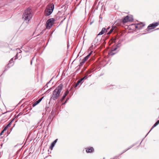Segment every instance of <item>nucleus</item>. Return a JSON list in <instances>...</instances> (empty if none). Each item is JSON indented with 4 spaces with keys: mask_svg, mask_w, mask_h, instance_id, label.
Returning <instances> with one entry per match:
<instances>
[{
    "mask_svg": "<svg viewBox=\"0 0 159 159\" xmlns=\"http://www.w3.org/2000/svg\"><path fill=\"white\" fill-rule=\"evenodd\" d=\"M63 87V85L62 84L58 85L53 91L50 100H56L61 95V92Z\"/></svg>",
    "mask_w": 159,
    "mask_h": 159,
    "instance_id": "f257e3e1",
    "label": "nucleus"
},
{
    "mask_svg": "<svg viewBox=\"0 0 159 159\" xmlns=\"http://www.w3.org/2000/svg\"><path fill=\"white\" fill-rule=\"evenodd\" d=\"M32 17L31 10L30 8H28L25 11L22 15V19L26 23H28L32 18Z\"/></svg>",
    "mask_w": 159,
    "mask_h": 159,
    "instance_id": "f03ea898",
    "label": "nucleus"
},
{
    "mask_svg": "<svg viewBox=\"0 0 159 159\" xmlns=\"http://www.w3.org/2000/svg\"><path fill=\"white\" fill-rule=\"evenodd\" d=\"M55 20L53 18H50L48 19L46 22V26L47 29H50L53 25Z\"/></svg>",
    "mask_w": 159,
    "mask_h": 159,
    "instance_id": "7ed1b4c3",
    "label": "nucleus"
},
{
    "mask_svg": "<svg viewBox=\"0 0 159 159\" xmlns=\"http://www.w3.org/2000/svg\"><path fill=\"white\" fill-rule=\"evenodd\" d=\"M158 23L157 22L150 24L147 27V31H148L150 30L154 29L158 25Z\"/></svg>",
    "mask_w": 159,
    "mask_h": 159,
    "instance_id": "20e7f679",
    "label": "nucleus"
},
{
    "mask_svg": "<svg viewBox=\"0 0 159 159\" xmlns=\"http://www.w3.org/2000/svg\"><path fill=\"white\" fill-rule=\"evenodd\" d=\"M84 149L87 153H92L94 152V149L93 147H89L85 148Z\"/></svg>",
    "mask_w": 159,
    "mask_h": 159,
    "instance_id": "39448f33",
    "label": "nucleus"
},
{
    "mask_svg": "<svg viewBox=\"0 0 159 159\" xmlns=\"http://www.w3.org/2000/svg\"><path fill=\"white\" fill-rule=\"evenodd\" d=\"M145 25L142 22L139 23L135 25V28L137 30L142 29L143 27Z\"/></svg>",
    "mask_w": 159,
    "mask_h": 159,
    "instance_id": "423d86ee",
    "label": "nucleus"
},
{
    "mask_svg": "<svg viewBox=\"0 0 159 159\" xmlns=\"http://www.w3.org/2000/svg\"><path fill=\"white\" fill-rule=\"evenodd\" d=\"M58 140V139H56L55 140H54L51 144V145L50 146L49 148L52 150L53 149V147L54 146L56 143L57 142Z\"/></svg>",
    "mask_w": 159,
    "mask_h": 159,
    "instance_id": "0eeeda50",
    "label": "nucleus"
},
{
    "mask_svg": "<svg viewBox=\"0 0 159 159\" xmlns=\"http://www.w3.org/2000/svg\"><path fill=\"white\" fill-rule=\"evenodd\" d=\"M45 15L48 16L51 15L52 12V11L49 10V9L47 8V10H45Z\"/></svg>",
    "mask_w": 159,
    "mask_h": 159,
    "instance_id": "6e6552de",
    "label": "nucleus"
},
{
    "mask_svg": "<svg viewBox=\"0 0 159 159\" xmlns=\"http://www.w3.org/2000/svg\"><path fill=\"white\" fill-rule=\"evenodd\" d=\"M42 98H40L38 100L36 101L35 102H34L32 104V106L34 107L36 105L38 104L42 100Z\"/></svg>",
    "mask_w": 159,
    "mask_h": 159,
    "instance_id": "1a4fd4ad",
    "label": "nucleus"
},
{
    "mask_svg": "<svg viewBox=\"0 0 159 159\" xmlns=\"http://www.w3.org/2000/svg\"><path fill=\"white\" fill-rule=\"evenodd\" d=\"M98 40L97 38L96 37L94 40L93 41L92 44H94L95 45V47H96L97 46V45H96V44L98 42Z\"/></svg>",
    "mask_w": 159,
    "mask_h": 159,
    "instance_id": "9d476101",
    "label": "nucleus"
},
{
    "mask_svg": "<svg viewBox=\"0 0 159 159\" xmlns=\"http://www.w3.org/2000/svg\"><path fill=\"white\" fill-rule=\"evenodd\" d=\"M129 16H126L124 17L123 18L122 22L123 23H126L129 21Z\"/></svg>",
    "mask_w": 159,
    "mask_h": 159,
    "instance_id": "9b49d317",
    "label": "nucleus"
},
{
    "mask_svg": "<svg viewBox=\"0 0 159 159\" xmlns=\"http://www.w3.org/2000/svg\"><path fill=\"white\" fill-rule=\"evenodd\" d=\"M83 80L81 79H79V80H78L76 83L75 84V87H77L79 84L80 83L81 84L83 83Z\"/></svg>",
    "mask_w": 159,
    "mask_h": 159,
    "instance_id": "f8f14e48",
    "label": "nucleus"
},
{
    "mask_svg": "<svg viewBox=\"0 0 159 159\" xmlns=\"http://www.w3.org/2000/svg\"><path fill=\"white\" fill-rule=\"evenodd\" d=\"M10 64L8 63V64L6 66L5 69L4 70V72L5 71H7L8 70V69H9L10 67L12 66L13 65V64H11L10 66H9Z\"/></svg>",
    "mask_w": 159,
    "mask_h": 159,
    "instance_id": "ddd939ff",
    "label": "nucleus"
},
{
    "mask_svg": "<svg viewBox=\"0 0 159 159\" xmlns=\"http://www.w3.org/2000/svg\"><path fill=\"white\" fill-rule=\"evenodd\" d=\"M106 31V29L105 28H103L102 29V30L101 32H100V33H99V34H98V35H102Z\"/></svg>",
    "mask_w": 159,
    "mask_h": 159,
    "instance_id": "4468645a",
    "label": "nucleus"
},
{
    "mask_svg": "<svg viewBox=\"0 0 159 159\" xmlns=\"http://www.w3.org/2000/svg\"><path fill=\"white\" fill-rule=\"evenodd\" d=\"M107 88L109 89H112L115 88L116 86L115 85H109L107 86Z\"/></svg>",
    "mask_w": 159,
    "mask_h": 159,
    "instance_id": "2eb2a0df",
    "label": "nucleus"
},
{
    "mask_svg": "<svg viewBox=\"0 0 159 159\" xmlns=\"http://www.w3.org/2000/svg\"><path fill=\"white\" fill-rule=\"evenodd\" d=\"M47 8L49 9V10H50L51 11H53L54 9V5L53 4L49 6V7Z\"/></svg>",
    "mask_w": 159,
    "mask_h": 159,
    "instance_id": "dca6fc26",
    "label": "nucleus"
},
{
    "mask_svg": "<svg viewBox=\"0 0 159 159\" xmlns=\"http://www.w3.org/2000/svg\"><path fill=\"white\" fill-rule=\"evenodd\" d=\"M114 30V28L113 27H112L110 30V31L108 32L107 34H110Z\"/></svg>",
    "mask_w": 159,
    "mask_h": 159,
    "instance_id": "f3484780",
    "label": "nucleus"
},
{
    "mask_svg": "<svg viewBox=\"0 0 159 159\" xmlns=\"http://www.w3.org/2000/svg\"><path fill=\"white\" fill-rule=\"evenodd\" d=\"M129 21H132L133 20V18L132 16H129Z\"/></svg>",
    "mask_w": 159,
    "mask_h": 159,
    "instance_id": "a211bd4d",
    "label": "nucleus"
},
{
    "mask_svg": "<svg viewBox=\"0 0 159 159\" xmlns=\"http://www.w3.org/2000/svg\"><path fill=\"white\" fill-rule=\"evenodd\" d=\"M113 51H111L109 53V54L110 55L113 56L116 53H115L113 52Z\"/></svg>",
    "mask_w": 159,
    "mask_h": 159,
    "instance_id": "6ab92c4d",
    "label": "nucleus"
},
{
    "mask_svg": "<svg viewBox=\"0 0 159 159\" xmlns=\"http://www.w3.org/2000/svg\"><path fill=\"white\" fill-rule=\"evenodd\" d=\"M14 120V118L6 126L8 128L11 125L12 121Z\"/></svg>",
    "mask_w": 159,
    "mask_h": 159,
    "instance_id": "aec40b11",
    "label": "nucleus"
},
{
    "mask_svg": "<svg viewBox=\"0 0 159 159\" xmlns=\"http://www.w3.org/2000/svg\"><path fill=\"white\" fill-rule=\"evenodd\" d=\"M85 61L84 60H82V61L80 63L79 66H81L82 65H83V64H84V63L85 62Z\"/></svg>",
    "mask_w": 159,
    "mask_h": 159,
    "instance_id": "412c9836",
    "label": "nucleus"
},
{
    "mask_svg": "<svg viewBox=\"0 0 159 159\" xmlns=\"http://www.w3.org/2000/svg\"><path fill=\"white\" fill-rule=\"evenodd\" d=\"M89 57L87 55L85 57H84L83 60H84L85 61H86L88 59Z\"/></svg>",
    "mask_w": 159,
    "mask_h": 159,
    "instance_id": "4be33fe9",
    "label": "nucleus"
},
{
    "mask_svg": "<svg viewBox=\"0 0 159 159\" xmlns=\"http://www.w3.org/2000/svg\"><path fill=\"white\" fill-rule=\"evenodd\" d=\"M66 96H65V95H63V96H62V97H61V98L60 99V101H61V102H62L63 101V100L65 99V98H66Z\"/></svg>",
    "mask_w": 159,
    "mask_h": 159,
    "instance_id": "5701e85b",
    "label": "nucleus"
},
{
    "mask_svg": "<svg viewBox=\"0 0 159 159\" xmlns=\"http://www.w3.org/2000/svg\"><path fill=\"white\" fill-rule=\"evenodd\" d=\"M94 48L93 47V44H92L91 45V46L89 48V50H92Z\"/></svg>",
    "mask_w": 159,
    "mask_h": 159,
    "instance_id": "b1692460",
    "label": "nucleus"
},
{
    "mask_svg": "<svg viewBox=\"0 0 159 159\" xmlns=\"http://www.w3.org/2000/svg\"><path fill=\"white\" fill-rule=\"evenodd\" d=\"M117 49V47H116L115 46V47H113L111 48V51H116V50Z\"/></svg>",
    "mask_w": 159,
    "mask_h": 159,
    "instance_id": "393cba45",
    "label": "nucleus"
},
{
    "mask_svg": "<svg viewBox=\"0 0 159 159\" xmlns=\"http://www.w3.org/2000/svg\"><path fill=\"white\" fill-rule=\"evenodd\" d=\"M136 145L135 144H132L131 145L129 146L128 148H127V149L128 150L130 149L132 147Z\"/></svg>",
    "mask_w": 159,
    "mask_h": 159,
    "instance_id": "a878e982",
    "label": "nucleus"
},
{
    "mask_svg": "<svg viewBox=\"0 0 159 159\" xmlns=\"http://www.w3.org/2000/svg\"><path fill=\"white\" fill-rule=\"evenodd\" d=\"M69 91L68 90H67L64 93V95L66 96L69 93Z\"/></svg>",
    "mask_w": 159,
    "mask_h": 159,
    "instance_id": "bb28decb",
    "label": "nucleus"
},
{
    "mask_svg": "<svg viewBox=\"0 0 159 159\" xmlns=\"http://www.w3.org/2000/svg\"><path fill=\"white\" fill-rule=\"evenodd\" d=\"M87 78H88V77H87V75H85L84 77H83L81 79L83 80V81L85 79H87Z\"/></svg>",
    "mask_w": 159,
    "mask_h": 159,
    "instance_id": "cd10ccee",
    "label": "nucleus"
},
{
    "mask_svg": "<svg viewBox=\"0 0 159 159\" xmlns=\"http://www.w3.org/2000/svg\"><path fill=\"white\" fill-rule=\"evenodd\" d=\"M127 150H128L127 149H126L124 150L123 151V152L121 153L120 154H119V156H120V155H121L123 153H124V152H125L126 151H127Z\"/></svg>",
    "mask_w": 159,
    "mask_h": 159,
    "instance_id": "c85d7f7f",
    "label": "nucleus"
},
{
    "mask_svg": "<svg viewBox=\"0 0 159 159\" xmlns=\"http://www.w3.org/2000/svg\"><path fill=\"white\" fill-rule=\"evenodd\" d=\"M13 60V58H12L11 59L10 61H9L8 63L10 64H12V63Z\"/></svg>",
    "mask_w": 159,
    "mask_h": 159,
    "instance_id": "c756f323",
    "label": "nucleus"
},
{
    "mask_svg": "<svg viewBox=\"0 0 159 159\" xmlns=\"http://www.w3.org/2000/svg\"><path fill=\"white\" fill-rule=\"evenodd\" d=\"M155 127V126H154V125H153V126L151 128V129L150 130V131H149V132L145 136V137H146L147 135L148 134V133L151 131V130L154 128Z\"/></svg>",
    "mask_w": 159,
    "mask_h": 159,
    "instance_id": "7c9ffc66",
    "label": "nucleus"
},
{
    "mask_svg": "<svg viewBox=\"0 0 159 159\" xmlns=\"http://www.w3.org/2000/svg\"><path fill=\"white\" fill-rule=\"evenodd\" d=\"M155 127V126H154V125H153V126L151 128V129L150 130V131H149V132L145 136V137H146L147 135L148 134V133L151 131V130L154 128Z\"/></svg>",
    "mask_w": 159,
    "mask_h": 159,
    "instance_id": "2f4dec72",
    "label": "nucleus"
},
{
    "mask_svg": "<svg viewBox=\"0 0 159 159\" xmlns=\"http://www.w3.org/2000/svg\"><path fill=\"white\" fill-rule=\"evenodd\" d=\"M52 79L50 80L49 82H48V83H47V84H46V85H45V86H44V87H45V88H46V87H47H47H48V86H47L48 84H49V83L50 82V81H51V80H52ZM45 89V88L44 89H43V90H44Z\"/></svg>",
    "mask_w": 159,
    "mask_h": 159,
    "instance_id": "473e14b6",
    "label": "nucleus"
},
{
    "mask_svg": "<svg viewBox=\"0 0 159 159\" xmlns=\"http://www.w3.org/2000/svg\"><path fill=\"white\" fill-rule=\"evenodd\" d=\"M69 100V98H67L66 100L65 101V102L62 103V105L65 104L68 101V100Z\"/></svg>",
    "mask_w": 159,
    "mask_h": 159,
    "instance_id": "72a5a7b5",
    "label": "nucleus"
},
{
    "mask_svg": "<svg viewBox=\"0 0 159 159\" xmlns=\"http://www.w3.org/2000/svg\"><path fill=\"white\" fill-rule=\"evenodd\" d=\"M120 46L121 45H119V44H117L115 47H117V49L118 48H120Z\"/></svg>",
    "mask_w": 159,
    "mask_h": 159,
    "instance_id": "f704fd0d",
    "label": "nucleus"
},
{
    "mask_svg": "<svg viewBox=\"0 0 159 159\" xmlns=\"http://www.w3.org/2000/svg\"><path fill=\"white\" fill-rule=\"evenodd\" d=\"M8 128L6 126H5L4 127V128L3 130V131H6Z\"/></svg>",
    "mask_w": 159,
    "mask_h": 159,
    "instance_id": "c9c22d12",
    "label": "nucleus"
},
{
    "mask_svg": "<svg viewBox=\"0 0 159 159\" xmlns=\"http://www.w3.org/2000/svg\"><path fill=\"white\" fill-rule=\"evenodd\" d=\"M25 53L31 52V51L30 50H24Z\"/></svg>",
    "mask_w": 159,
    "mask_h": 159,
    "instance_id": "e433bc0d",
    "label": "nucleus"
},
{
    "mask_svg": "<svg viewBox=\"0 0 159 159\" xmlns=\"http://www.w3.org/2000/svg\"><path fill=\"white\" fill-rule=\"evenodd\" d=\"M52 88H50L48 90H47L46 91V92L48 93H49L51 90V89H52Z\"/></svg>",
    "mask_w": 159,
    "mask_h": 159,
    "instance_id": "4c0bfd02",
    "label": "nucleus"
},
{
    "mask_svg": "<svg viewBox=\"0 0 159 159\" xmlns=\"http://www.w3.org/2000/svg\"><path fill=\"white\" fill-rule=\"evenodd\" d=\"M158 124V123L157 122L153 125L155 127L157 126Z\"/></svg>",
    "mask_w": 159,
    "mask_h": 159,
    "instance_id": "58836bf2",
    "label": "nucleus"
},
{
    "mask_svg": "<svg viewBox=\"0 0 159 159\" xmlns=\"http://www.w3.org/2000/svg\"><path fill=\"white\" fill-rule=\"evenodd\" d=\"M22 113H21V112H20V113H19L18 115L17 116H16V118H18V117L20 115H22Z\"/></svg>",
    "mask_w": 159,
    "mask_h": 159,
    "instance_id": "ea45409f",
    "label": "nucleus"
},
{
    "mask_svg": "<svg viewBox=\"0 0 159 159\" xmlns=\"http://www.w3.org/2000/svg\"><path fill=\"white\" fill-rule=\"evenodd\" d=\"M27 48H28V50H30L31 51V52H32L31 50L32 49V48H30L29 47H27Z\"/></svg>",
    "mask_w": 159,
    "mask_h": 159,
    "instance_id": "a19ab883",
    "label": "nucleus"
},
{
    "mask_svg": "<svg viewBox=\"0 0 159 159\" xmlns=\"http://www.w3.org/2000/svg\"><path fill=\"white\" fill-rule=\"evenodd\" d=\"M92 53H93V51H91V52L89 53L88 55L89 57L91 55V54H92Z\"/></svg>",
    "mask_w": 159,
    "mask_h": 159,
    "instance_id": "79ce46f5",
    "label": "nucleus"
},
{
    "mask_svg": "<svg viewBox=\"0 0 159 159\" xmlns=\"http://www.w3.org/2000/svg\"><path fill=\"white\" fill-rule=\"evenodd\" d=\"M119 155H118V156H116L115 157H114L113 158V159H117V158L119 156Z\"/></svg>",
    "mask_w": 159,
    "mask_h": 159,
    "instance_id": "37998d69",
    "label": "nucleus"
},
{
    "mask_svg": "<svg viewBox=\"0 0 159 159\" xmlns=\"http://www.w3.org/2000/svg\"><path fill=\"white\" fill-rule=\"evenodd\" d=\"M18 53H17L16 55L15 56V60H16L17 58Z\"/></svg>",
    "mask_w": 159,
    "mask_h": 159,
    "instance_id": "c03bdc74",
    "label": "nucleus"
},
{
    "mask_svg": "<svg viewBox=\"0 0 159 159\" xmlns=\"http://www.w3.org/2000/svg\"><path fill=\"white\" fill-rule=\"evenodd\" d=\"M4 131H3V130L1 132V133L0 134V135H2Z\"/></svg>",
    "mask_w": 159,
    "mask_h": 159,
    "instance_id": "a18cd8bd",
    "label": "nucleus"
},
{
    "mask_svg": "<svg viewBox=\"0 0 159 159\" xmlns=\"http://www.w3.org/2000/svg\"><path fill=\"white\" fill-rule=\"evenodd\" d=\"M51 116H49L48 119H51Z\"/></svg>",
    "mask_w": 159,
    "mask_h": 159,
    "instance_id": "49530a36",
    "label": "nucleus"
},
{
    "mask_svg": "<svg viewBox=\"0 0 159 159\" xmlns=\"http://www.w3.org/2000/svg\"><path fill=\"white\" fill-rule=\"evenodd\" d=\"M120 43H121V42L119 41L118 42V43L117 44H119V45H121Z\"/></svg>",
    "mask_w": 159,
    "mask_h": 159,
    "instance_id": "de8ad7c7",
    "label": "nucleus"
},
{
    "mask_svg": "<svg viewBox=\"0 0 159 159\" xmlns=\"http://www.w3.org/2000/svg\"><path fill=\"white\" fill-rule=\"evenodd\" d=\"M157 122L158 123V124H159V120H158Z\"/></svg>",
    "mask_w": 159,
    "mask_h": 159,
    "instance_id": "09e8293b",
    "label": "nucleus"
},
{
    "mask_svg": "<svg viewBox=\"0 0 159 159\" xmlns=\"http://www.w3.org/2000/svg\"><path fill=\"white\" fill-rule=\"evenodd\" d=\"M32 60L31 61V62H30V63H31V64L32 65Z\"/></svg>",
    "mask_w": 159,
    "mask_h": 159,
    "instance_id": "8fccbe9b",
    "label": "nucleus"
},
{
    "mask_svg": "<svg viewBox=\"0 0 159 159\" xmlns=\"http://www.w3.org/2000/svg\"><path fill=\"white\" fill-rule=\"evenodd\" d=\"M91 72V71H89V73L88 74H89Z\"/></svg>",
    "mask_w": 159,
    "mask_h": 159,
    "instance_id": "3c124183",
    "label": "nucleus"
},
{
    "mask_svg": "<svg viewBox=\"0 0 159 159\" xmlns=\"http://www.w3.org/2000/svg\"><path fill=\"white\" fill-rule=\"evenodd\" d=\"M19 50L20 51V52H19V53H20L21 52V50H20V49H19Z\"/></svg>",
    "mask_w": 159,
    "mask_h": 159,
    "instance_id": "603ef678",
    "label": "nucleus"
},
{
    "mask_svg": "<svg viewBox=\"0 0 159 159\" xmlns=\"http://www.w3.org/2000/svg\"><path fill=\"white\" fill-rule=\"evenodd\" d=\"M98 7H97L95 9H97H97H97V8H98Z\"/></svg>",
    "mask_w": 159,
    "mask_h": 159,
    "instance_id": "864d4df0",
    "label": "nucleus"
},
{
    "mask_svg": "<svg viewBox=\"0 0 159 159\" xmlns=\"http://www.w3.org/2000/svg\"><path fill=\"white\" fill-rule=\"evenodd\" d=\"M93 22H91L90 25H91L92 23Z\"/></svg>",
    "mask_w": 159,
    "mask_h": 159,
    "instance_id": "5fc2aeb1",
    "label": "nucleus"
},
{
    "mask_svg": "<svg viewBox=\"0 0 159 159\" xmlns=\"http://www.w3.org/2000/svg\"><path fill=\"white\" fill-rule=\"evenodd\" d=\"M34 57L33 58H32V60H33L34 58Z\"/></svg>",
    "mask_w": 159,
    "mask_h": 159,
    "instance_id": "6e6d98bb",
    "label": "nucleus"
},
{
    "mask_svg": "<svg viewBox=\"0 0 159 159\" xmlns=\"http://www.w3.org/2000/svg\"><path fill=\"white\" fill-rule=\"evenodd\" d=\"M142 142V141L140 143V145L141 144V142Z\"/></svg>",
    "mask_w": 159,
    "mask_h": 159,
    "instance_id": "4d7b16f0",
    "label": "nucleus"
},
{
    "mask_svg": "<svg viewBox=\"0 0 159 159\" xmlns=\"http://www.w3.org/2000/svg\"><path fill=\"white\" fill-rule=\"evenodd\" d=\"M159 29V28H157V29H156V30H158Z\"/></svg>",
    "mask_w": 159,
    "mask_h": 159,
    "instance_id": "13d9d810",
    "label": "nucleus"
},
{
    "mask_svg": "<svg viewBox=\"0 0 159 159\" xmlns=\"http://www.w3.org/2000/svg\"><path fill=\"white\" fill-rule=\"evenodd\" d=\"M53 32L52 31V32L51 34H52L53 33Z\"/></svg>",
    "mask_w": 159,
    "mask_h": 159,
    "instance_id": "bf43d9fd",
    "label": "nucleus"
},
{
    "mask_svg": "<svg viewBox=\"0 0 159 159\" xmlns=\"http://www.w3.org/2000/svg\"><path fill=\"white\" fill-rule=\"evenodd\" d=\"M91 75H89V77Z\"/></svg>",
    "mask_w": 159,
    "mask_h": 159,
    "instance_id": "052dcab7",
    "label": "nucleus"
},
{
    "mask_svg": "<svg viewBox=\"0 0 159 159\" xmlns=\"http://www.w3.org/2000/svg\"><path fill=\"white\" fill-rule=\"evenodd\" d=\"M1 152L0 153V154H1Z\"/></svg>",
    "mask_w": 159,
    "mask_h": 159,
    "instance_id": "680f3d73",
    "label": "nucleus"
},
{
    "mask_svg": "<svg viewBox=\"0 0 159 159\" xmlns=\"http://www.w3.org/2000/svg\"><path fill=\"white\" fill-rule=\"evenodd\" d=\"M23 48V47H22L21 48Z\"/></svg>",
    "mask_w": 159,
    "mask_h": 159,
    "instance_id": "e2e57ef3",
    "label": "nucleus"
}]
</instances>
